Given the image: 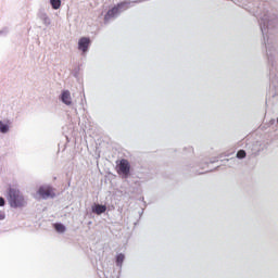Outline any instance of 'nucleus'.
<instances>
[{
	"label": "nucleus",
	"mask_w": 278,
	"mask_h": 278,
	"mask_svg": "<svg viewBox=\"0 0 278 278\" xmlns=\"http://www.w3.org/2000/svg\"><path fill=\"white\" fill-rule=\"evenodd\" d=\"M92 212H93V214H98V216H100V214H105V212H108V206L101 205V204H96L92 207Z\"/></svg>",
	"instance_id": "0eeeda50"
},
{
	"label": "nucleus",
	"mask_w": 278,
	"mask_h": 278,
	"mask_svg": "<svg viewBox=\"0 0 278 278\" xmlns=\"http://www.w3.org/2000/svg\"><path fill=\"white\" fill-rule=\"evenodd\" d=\"M61 101L65 103V105H71L73 103L71 98V91L64 90L61 96Z\"/></svg>",
	"instance_id": "423d86ee"
},
{
	"label": "nucleus",
	"mask_w": 278,
	"mask_h": 278,
	"mask_svg": "<svg viewBox=\"0 0 278 278\" xmlns=\"http://www.w3.org/2000/svg\"><path fill=\"white\" fill-rule=\"evenodd\" d=\"M50 3L53 8V10H60L62 5V0H50Z\"/></svg>",
	"instance_id": "6e6552de"
},
{
	"label": "nucleus",
	"mask_w": 278,
	"mask_h": 278,
	"mask_svg": "<svg viewBox=\"0 0 278 278\" xmlns=\"http://www.w3.org/2000/svg\"><path fill=\"white\" fill-rule=\"evenodd\" d=\"M5 218V214L0 213V220H3Z\"/></svg>",
	"instance_id": "4468645a"
},
{
	"label": "nucleus",
	"mask_w": 278,
	"mask_h": 278,
	"mask_svg": "<svg viewBox=\"0 0 278 278\" xmlns=\"http://www.w3.org/2000/svg\"><path fill=\"white\" fill-rule=\"evenodd\" d=\"M8 201L12 207H25V198L16 188H9Z\"/></svg>",
	"instance_id": "f257e3e1"
},
{
	"label": "nucleus",
	"mask_w": 278,
	"mask_h": 278,
	"mask_svg": "<svg viewBox=\"0 0 278 278\" xmlns=\"http://www.w3.org/2000/svg\"><path fill=\"white\" fill-rule=\"evenodd\" d=\"M237 157H238L239 160H244V157H247V151H244V150H239V151L237 152Z\"/></svg>",
	"instance_id": "9b49d317"
},
{
	"label": "nucleus",
	"mask_w": 278,
	"mask_h": 278,
	"mask_svg": "<svg viewBox=\"0 0 278 278\" xmlns=\"http://www.w3.org/2000/svg\"><path fill=\"white\" fill-rule=\"evenodd\" d=\"M88 47H90V38L81 37L78 41L79 51H83V53H86L88 51Z\"/></svg>",
	"instance_id": "20e7f679"
},
{
	"label": "nucleus",
	"mask_w": 278,
	"mask_h": 278,
	"mask_svg": "<svg viewBox=\"0 0 278 278\" xmlns=\"http://www.w3.org/2000/svg\"><path fill=\"white\" fill-rule=\"evenodd\" d=\"M117 265L121 266L123 262H125V255L124 254H118L116 258Z\"/></svg>",
	"instance_id": "f8f14e48"
},
{
	"label": "nucleus",
	"mask_w": 278,
	"mask_h": 278,
	"mask_svg": "<svg viewBox=\"0 0 278 278\" xmlns=\"http://www.w3.org/2000/svg\"><path fill=\"white\" fill-rule=\"evenodd\" d=\"M130 170H131V165L129 164V161H127L126 159H122L119 161V164L117 165L118 175H124V177H129Z\"/></svg>",
	"instance_id": "f03ea898"
},
{
	"label": "nucleus",
	"mask_w": 278,
	"mask_h": 278,
	"mask_svg": "<svg viewBox=\"0 0 278 278\" xmlns=\"http://www.w3.org/2000/svg\"><path fill=\"white\" fill-rule=\"evenodd\" d=\"M54 229L58 233H64L66 231V227L62 224H54Z\"/></svg>",
	"instance_id": "1a4fd4ad"
},
{
	"label": "nucleus",
	"mask_w": 278,
	"mask_h": 278,
	"mask_svg": "<svg viewBox=\"0 0 278 278\" xmlns=\"http://www.w3.org/2000/svg\"><path fill=\"white\" fill-rule=\"evenodd\" d=\"M3 205H5V200L0 197V207H3Z\"/></svg>",
	"instance_id": "ddd939ff"
},
{
	"label": "nucleus",
	"mask_w": 278,
	"mask_h": 278,
	"mask_svg": "<svg viewBox=\"0 0 278 278\" xmlns=\"http://www.w3.org/2000/svg\"><path fill=\"white\" fill-rule=\"evenodd\" d=\"M0 131L1 134H8L10 131V127L7 124H3V122L0 121Z\"/></svg>",
	"instance_id": "9d476101"
},
{
	"label": "nucleus",
	"mask_w": 278,
	"mask_h": 278,
	"mask_svg": "<svg viewBox=\"0 0 278 278\" xmlns=\"http://www.w3.org/2000/svg\"><path fill=\"white\" fill-rule=\"evenodd\" d=\"M123 5H127V2H121L119 4H117V7H114L113 9L109 10L105 15V18H112L113 16H116V14H118V10H121Z\"/></svg>",
	"instance_id": "39448f33"
},
{
	"label": "nucleus",
	"mask_w": 278,
	"mask_h": 278,
	"mask_svg": "<svg viewBox=\"0 0 278 278\" xmlns=\"http://www.w3.org/2000/svg\"><path fill=\"white\" fill-rule=\"evenodd\" d=\"M38 194L41 199H53V197H55V192L49 186L40 187L38 190Z\"/></svg>",
	"instance_id": "7ed1b4c3"
}]
</instances>
